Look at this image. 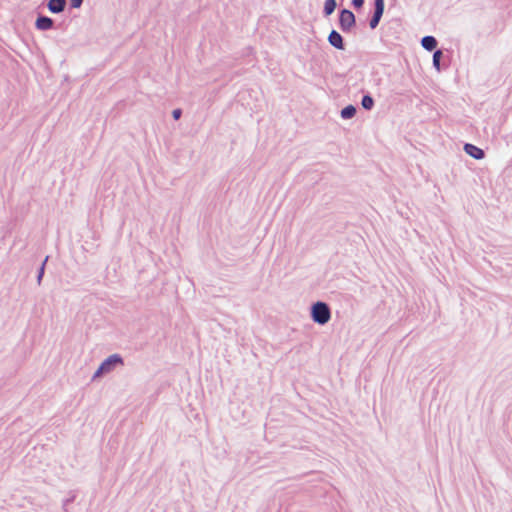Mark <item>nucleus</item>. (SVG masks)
I'll return each instance as SVG.
<instances>
[{
  "mask_svg": "<svg viewBox=\"0 0 512 512\" xmlns=\"http://www.w3.org/2000/svg\"><path fill=\"white\" fill-rule=\"evenodd\" d=\"M124 358L118 354L114 353L106 357L101 363L99 364L98 368L92 375V381H96L97 379H100L104 377L105 375L111 373L119 366H124Z\"/></svg>",
  "mask_w": 512,
  "mask_h": 512,
  "instance_id": "nucleus-1",
  "label": "nucleus"
},
{
  "mask_svg": "<svg viewBox=\"0 0 512 512\" xmlns=\"http://www.w3.org/2000/svg\"><path fill=\"white\" fill-rule=\"evenodd\" d=\"M331 317L330 309L326 303L317 302L312 307V319L318 324H326Z\"/></svg>",
  "mask_w": 512,
  "mask_h": 512,
  "instance_id": "nucleus-2",
  "label": "nucleus"
},
{
  "mask_svg": "<svg viewBox=\"0 0 512 512\" xmlns=\"http://www.w3.org/2000/svg\"><path fill=\"white\" fill-rule=\"evenodd\" d=\"M34 27L38 31H49L56 28L54 19L44 14L37 15Z\"/></svg>",
  "mask_w": 512,
  "mask_h": 512,
  "instance_id": "nucleus-3",
  "label": "nucleus"
},
{
  "mask_svg": "<svg viewBox=\"0 0 512 512\" xmlns=\"http://www.w3.org/2000/svg\"><path fill=\"white\" fill-rule=\"evenodd\" d=\"M44 4L50 13L60 14L67 6V0H44Z\"/></svg>",
  "mask_w": 512,
  "mask_h": 512,
  "instance_id": "nucleus-4",
  "label": "nucleus"
},
{
  "mask_svg": "<svg viewBox=\"0 0 512 512\" xmlns=\"http://www.w3.org/2000/svg\"><path fill=\"white\" fill-rule=\"evenodd\" d=\"M339 22L343 30L350 29L355 23L354 14L349 10H343L340 14Z\"/></svg>",
  "mask_w": 512,
  "mask_h": 512,
  "instance_id": "nucleus-5",
  "label": "nucleus"
},
{
  "mask_svg": "<svg viewBox=\"0 0 512 512\" xmlns=\"http://www.w3.org/2000/svg\"><path fill=\"white\" fill-rule=\"evenodd\" d=\"M383 12H384V1L383 0H375V12H374L372 19L370 20V27L372 29L376 28V26L378 25L382 15H383Z\"/></svg>",
  "mask_w": 512,
  "mask_h": 512,
  "instance_id": "nucleus-6",
  "label": "nucleus"
},
{
  "mask_svg": "<svg viewBox=\"0 0 512 512\" xmlns=\"http://www.w3.org/2000/svg\"><path fill=\"white\" fill-rule=\"evenodd\" d=\"M464 150L468 155H470L474 159L479 160L484 157V151L473 144H465Z\"/></svg>",
  "mask_w": 512,
  "mask_h": 512,
  "instance_id": "nucleus-7",
  "label": "nucleus"
},
{
  "mask_svg": "<svg viewBox=\"0 0 512 512\" xmlns=\"http://www.w3.org/2000/svg\"><path fill=\"white\" fill-rule=\"evenodd\" d=\"M49 259H50L49 255L45 256V258L42 260V262L40 263V265L37 268V271H36V282H37L38 286H40L42 284V281H43V278H44V275H45V272H46L47 263H48Z\"/></svg>",
  "mask_w": 512,
  "mask_h": 512,
  "instance_id": "nucleus-8",
  "label": "nucleus"
},
{
  "mask_svg": "<svg viewBox=\"0 0 512 512\" xmlns=\"http://www.w3.org/2000/svg\"><path fill=\"white\" fill-rule=\"evenodd\" d=\"M329 43L337 49H343V39L342 36L336 32L332 31L328 37Z\"/></svg>",
  "mask_w": 512,
  "mask_h": 512,
  "instance_id": "nucleus-9",
  "label": "nucleus"
},
{
  "mask_svg": "<svg viewBox=\"0 0 512 512\" xmlns=\"http://www.w3.org/2000/svg\"><path fill=\"white\" fill-rule=\"evenodd\" d=\"M76 498H77V491H75V490L69 491L68 497H66L62 500L63 511L69 512L70 511L69 506L75 502Z\"/></svg>",
  "mask_w": 512,
  "mask_h": 512,
  "instance_id": "nucleus-10",
  "label": "nucleus"
},
{
  "mask_svg": "<svg viewBox=\"0 0 512 512\" xmlns=\"http://www.w3.org/2000/svg\"><path fill=\"white\" fill-rule=\"evenodd\" d=\"M421 43L422 46L428 51L434 50L437 46V41L433 36H425Z\"/></svg>",
  "mask_w": 512,
  "mask_h": 512,
  "instance_id": "nucleus-11",
  "label": "nucleus"
},
{
  "mask_svg": "<svg viewBox=\"0 0 512 512\" xmlns=\"http://www.w3.org/2000/svg\"><path fill=\"white\" fill-rule=\"evenodd\" d=\"M336 8V1L335 0H326L324 3V12L326 15H330L334 12Z\"/></svg>",
  "mask_w": 512,
  "mask_h": 512,
  "instance_id": "nucleus-12",
  "label": "nucleus"
},
{
  "mask_svg": "<svg viewBox=\"0 0 512 512\" xmlns=\"http://www.w3.org/2000/svg\"><path fill=\"white\" fill-rule=\"evenodd\" d=\"M356 113V109L354 106L352 105H349L347 107H345L342 111H341V116L344 118V119H348V118H351L355 115Z\"/></svg>",
  "mask_w": 512,
  "mask_h": 512,
  "instance_id": "nucleus-13",
  "label": "nucleus"
},
{
  "mask_svg": "<svg viewBox=\"0 0 512 512\" xmlns=\"http://www.w3.org/2000/svg\"><path fill=\"white\" fill-rule=\"evenodd\" d=\"M363 108L369 110L373 107L374 105V100L372 99V97L368 96V95H365L363 98H362V102H361Z\"/></svg>",
  "mask_w": 512,
  "mask_h": 512,
  "instance_id": "nucleus-14",
  "label": "nucleus"
},
{
  "mask_svg": "<svg viewBox=\"0 0 512 512\" xmlns=\"http://www.w3.org/2000/svg\"><path fill=\"white\" fill-rule=\"evenodd\" d=\"M84 0H69L70 9H79L82 7Z\"/></svg>",
  "mask_w": 512,
  "mask_h": 512,
  "instance_id": "nucleus-15",
  "label": "nucleus"
},
{
  "mask_svg": "<svg viewBox=\"0 0 512 512\" xmlns=\"http://www.w3.org/2000/svg\"><path fill=\"white\" fill-rule=\"evenodd\" d=\"M442 55V52L441 51H436L433 55V63L434 65L436 66L437 69H439V62H440V57Z\"/></svg>",
  "mask_w": 512,
  "mask_h": 512,
  "instance_id": "nucleus-16",
  "label": "nucleus"
},
{
  "mask_svg": "<svg viewBox=\"0 0 512 512\" xmlns=\"http://www.w3.org/2000/svg\"><path fill=\"white\" fill-rule=\"evenodd\" d=\"M352 4L356 8H361L364 4V0H352Z\"/></svg>",
  "mask_w": 512,
  "mask_h": 512,
  "instance_id": "nucleus-17",
  "label": "nucleus"
},
{
  "mask_svg": "<svg viewBox=\"0 0 512 512\" xmlns=\"http://www.w3.org/2000/svg\"><path fill=\"white\" fill-rule=\"evenodd\" d=\"M181 113H182V112H181V110H180V109H175V110L173 111V113H172L173 118H174L175 120H178V119L180 118V116H181Z\"/></svg>",
  "mask_w": 512,
  "mask_h": 512,
  "instance_id": "nucleus-18",
  "label": "nucleus"
}]
</instances>
